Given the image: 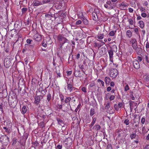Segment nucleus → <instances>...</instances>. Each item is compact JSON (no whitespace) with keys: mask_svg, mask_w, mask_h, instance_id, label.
Masks as SVG:
<instances>
[{"mask_svg":"<svg viewBox=\"0 0 149 149\" xmlns=\"http://www.w3.org/2000/svg\"><path fill=\"white\" fill-rule=\"evenodd\" d=\"M0 142L3 145H7L9 142L8 137L6 135H2L0 138Z\"/></svg>","mask_w":149,"mask_h":149,"instance_id":"obj_1","label":"nucleus"},{"mask_svg":"<svg viewBox=\"0 0 149 149\" xmlns=\"http://www.w3.org/2000/svg\"><path fill=\"white\" fill-rule=\"evenodd\" d=\"M57 40L62 44V45H63L65 43H69L70 42L69 40L61 34L58 36Z\"/></svg>","mask_w":149,"mask_h":149,"instance_id":"obj_2","label":"nucleus"},{"mask_svg":"<svg viewBox=\"0 0 149 149\" xmlns=\"http://www.w3.org/2000/svg\"><path fill=\"white\" fill-rule=\"evenodd\" d=\"M118 74V70L116 69H112L110 70V76L113 78L116 77Z\"/></svg>","mask_w":149,"mask_h":149,"instance_id":"obj_3","label":"nucleus"},{"mask_svg":"<svg viewBox=\"0 0 149 149\" xmlns=\"http://www.w3.org/2000/svg\"><path fill=\"white\" fill-rule=\"evenodd\" d=\"M104 44V43L102 40H97L96 42L94 43V47H98L99 48Z\"/></svg>","mask_w":149,"mask_h":149,"instance_id":"obj_4","label":"nucleus"},{"mask_svg":"<svg viewBox=\"0 0 149 149\" xmlns=\"http://www.w3.org/2000/svg\"><path fill=\"white\" fill-rule=\"evenodd\" d=\"M4 66L6 68H8L11 65L10 60V59L6 58L5 59L4 61Z\"/></svg>","mask_w":149,"mask_h":149,"instance_id":"obj_5","label":"nucleus"},{"mask_svg":"<svg viewBox=\"0 0 149 149\" xmlns=\"http://www.w3.org/2000/svg\"><path fill=\"white\" fill-rule=\"evenodd\" d=\"M41 97L42 98V96L41 95L35 96L34 98L35 100V103L38 104L40 101Z\"/></svg>","mask_w":149,"mask_h":149,"instance_id":"obj_6","label":"nucleus"},{"mask_svg":"<svg viewBox=\"0 0 149 149\" xmlns=\"http://www.w3.org/2000/svg\"><path fill=\"white\" fill-rule=\"evenodd\" d=\"M108 52L109 54L110 61L111 62H113V52L112 50H108Z\"/></svg>","mask_w":149,"mask_h":149,"instance_id":"obj_7","label":"nucleus"},{"mask_svg":"<svg viewBox=\"0 0 149 149\" xmlns=\"http://www.w3.org/2000/svg\"><path fill=\"white\" fill-rule=\"evenodd\" d=\"M133 65L134 68L136 69H138L140 67L139 62L137 61H133Z\"/></svg>","mask_w":149,"mask_h":149,"instance_id":"obj_8","label":"nucleus"},{"mask_svg":"<svg viewBox=\"0 0 149 149\" xmlns=\"http://www.w3.org/2000/svg\"><path fill=\"white\" fill-rule=\"evenodd\" d=\"M42 4L41 1H39L38 0H36L33 1V6H38Z\"/></svg>","mask_w":149,"mask_h":149,"instance_id":"obj_9","label":"nucleus"},{"mask_svg":"<svg viewBox=\"0 0 149 149\" xmlns=\"http://www.w3.org/2000/svg\"><path fill=\"white\" fill-rule=\"evenodd\" d=\"M34 38L36 41H39L41 40L42 36L40 35L36 34L34 36Z\"/></svg>","mask_w":149,"mask_h":149,"instance_id":"obj_10","label":"nucleus"},{"mask_svg":"<svg viewBox=\"0 0 149 149\" xmlns=\"http://www.w3.org/2000/svg\"><path fill=\"white\" fill-rule=\"evenodd\" d=\"M57 120L58 122V124L62 127H64V123L63 121L59 118H57Z\"/></svg>","mask_w":149,"mask_h":149,"instance_id":"obj_11","label":"nucleus"},{"mask_svg":"<svg viewBox=\"0 0 149 149\" xmlns=\"http://www.w3.org/2000/svg\"><path fill=\"white\" fill-rule=\"evenodd\" d=\"M92 15V18L93 20L96 21L97 20L98 17L97 14L95 12H93Z\"/></svg>","mask_w":149,"mask_h":149,"instance_id":"obj_12","label":"nucleus"},{"mask_svg":"<svg viewBox=\"0 0 149 149\" xmlns=\"http://www.w3.org/2000/svg\"><path fill=\"white\" fill-rule=\"evenodd\" d=\"M64 106L65 107L64 108V109L63 110V111L64 112H66L67 111H68L69 109V107L70 108V109H71V107L70 104H67V105H64Z\"/></svg>","mask_w":149,"mask_h":149,"instance_id":"obj_13","label":"nucleus"},{"mask_svg":"<svg viewBox=\"0 0 149 149\" xmlns=\"http://www.w3.org/2000/svg\"><path fill=\"white\" fill-rule=\"evenodd\" d=\"M21 22H16L14 25V26L15 27H17L18 29H19L20 28V26H21Z\"/></svg>","mask_w":149,"mask_h":149,"instance_id":"obj_14","label":"nucleus"},{"mask_svg":"<svg viewBox=\"0 0 149 149\" xmlns=\"http://www.w3.org/2000/svg\"><path fill=\"white\" fill-rule=\"evenodd\" d=\"M80 70H77L75 71L74 73V75L76 77H80Z\"/></svg>","mask_w":149,"mask_h":149,"instance_id":"obj_15","label":"nucleus"},{"mask_svg":"<svg viewBox=\"0 0 149 149\" xmlns=\"http://www.w3.org/2000/svg\"><path fill=\"white\" fill-rule=\"evenodd\" d=\"M104 81L106 84H109L110 81V79L108 77H106L105 78Z\"/></svg>","mask_w":149,"mask_h":149,"instance_id":"obj_16","label":"nucleus"},{"mask_svg":"<svg viewBox=\"0 0 149 149\" xmlns=\"http://www.w3.org/2000/svg\"><path fill=\"white\" fill-rule=\"evenodd\" d=\"M127 6V5L125 4L124 3H121L120 5V7L121 10H125V8H126Z\"/></svg>","mask_w":149,"mask_h":149,"instance_id":"obj_17","label":"nucleus"},{"mask_svg":"<svg viewBox=\"0 0 149 149\" xmlns=\"http://www.w3.org/2000/svg\"><path fill=\"white\" fill-rule=\"evenodd\" d=\"M26 107L25 106H24L22 109L21 112L23 114H24L26 113L27 111Z\"/></svg>","mask_w":149,"mask_h":149,"instance_id":"obj_18","label":"nucleus"},{"mask_svg":"<svg viewBox=\"0 0 149 149\" xmlns=\"http://www.w3.org/2000/svg\"><path fill=\"white\" fill-rule=\"evenodd\" d=\"M67 88L68 90H69L70 92H71L72 90V85L70 84H68L67 83Z\"/></svg>","mask_w":149,"mask_h":149,"instance_id":"obj_19","label":"nucleus"},{"mask_svg":"<svg viewBox=\"0 0 149 149\" xmlns=\"http://www.w3.org/2000/svg\"><path fill=\"white\" fill-rule=\"evenodd\" d=\"M45 16L46 19L50 20L51 19V17H52V15L50 14H46L45 15Z\"/></svg>","mask_w":149,"mask_h":149,"instance_id":"obj_20","label":"nucleus"},{"mask_svg":"<svg viewBox=\"0 0 149 149\" xmlns=\"http://www.w3.org/2000/svg\"><path fill=\"white\" fill-rule=\"evenodd\" d=\"M32 144L34 146V147L35 149L36 148V147L38 146L39 144V143L37 141H36L35 142H32Z\"/></svg>","mask_w":149,"mask_h":149,"instance_id":"obj_21","label":"nucleus"},{"mask_svg":"<svg viewBox=\"0 0 149 149\" xmlns=\"http://www.w3.org/2000/svg\"><path fill=\"white\" fill-rule=\"evenodd\" d=\"M104 35L103 33H98L97 35V38L98 39H102L104 38Z\"/></svg>","mask_w":149,"mask_h":149,"instance_id":"obj_22","label":"nucleus"},{"mask_svg":"<svg viewBox=\"0 0 149 149\" xmlns=\"http://www.w3.org/2000/svg\"><path fill=\"white\" fill-rule=\"evenodd\" d=\"M139 24L140 25V27L141 28H143L144 26V23L142 21H140L139 22Z\"/></svg>","mask_w":149,"mask_h":149,"instance_id":"obj_23","label":"nucleus"},{"mask_svg":"<svg viewBox=\"0 0 149 149\" xmlns=\"http://www.w3.org/2000/svg\"><path fill=\"white\" fill-rule=\"evenodd\" d=\"M136 52V53L138 54L140 53L141 51V49L140 47H138L134 49Z\"/></svg>","mask_w":149,"mask_h":149,"instance_id":"obj_24","label":"nucleus"},{"mask_svg":"<svg viewBox=\"0 0 149 149\" xmlns=\"http://www.w3.org/2000/svg\"><path fill=\"white\" fill-rule=\"evenodd\" d=\"M95 113V109L93 108L91 109L90 111V115L91 116H93Z\"/></svg>","mask_w":149,"mask_h":149,"instance_id":"obj_25","label":"nucleus"},{"mask_svg":"<svg viewBox=\"0 0 149 149\" xmlns=\"http://www.w3.org/2000/svg\"><path fill=\"white\" fill-rule=\"evenodd\" d=\"M93 128H95V129L97 131L100 130L101 128L100 126L99 125H95L94 127Z\"/></svg>","mask_w":149,"mask_h":149,"instance_id":"obj_26","label":"nucleus"},{"mask_svg":"<svg viewBox=\"0 0 149 149\" xmlns=\"http://www.w3.org/2000/svg\"><path fill=\"white\" fill-rule=\"evenodd\" d=\"M127 35L128 36V37L130 38L132 36V33L130 30H128L126 32Z\"/></svg>","mask_w":149,"mask_h":149,"instance_id":"obj_27","label":"nucleus"},{"mask_svg":"<svg viewBox=\"0 0 149 149\" xmlns=\"http://www.w3.org/2000/svg\"><path fill=\"white\" fill-rule=\"evenodd\" d=\"M82 20L85 24L87 25L88 24V21L85 18H83Z\"/></svg>","mask_w":149,"mask_h":149,"instance_id":"obj_28","label":"nucleus"},{"mask_svg":"<svg viewBox=\"0 0 149 149\" xmlns=\"http://www.w3.org/2000/svg\"><path fill=\"white\" fill-rule=\"evenodd\" d=\"M27 10V8H23L22 9V14H24L26 13Z\"/></svg>","mask_w":149,"mask_h":149,"instance_id":"obj_29","label":"nucleus"},{"mask_svg":"<svg viewBox=\"0 0 149 149\" xmlns=\"http://www.w3.org/2000/svg\"><path fill=\"white\" fill-rule=\"evenodd\" d=\"M136 136V133H133L130 134V137L132 139H133L135 138Z\"/></svg>","mask_w":149,"mask_h":149,"instance_id":"obj_30","label":"nucleus"},{"mask_svg":"<svg viewBox=\"0 0 149 149\" xmlns=\"http://www.w3.org/2000/svg\"><path fill=\"white\" fill-rule=\"evenodd\" d=\"M59 97L61 99V102H63L64 100V97L62 94H59Z\"/></svg>","mask_w":149,"mask_h":149,"instance_id":"obj_31","label":"nucleus"},{"mask_svg":"<svg viewBox=\"0 0 149 149\" xmlns=\"http://www.w3.org/2000/svg\"><path fill=\"white\" fill-rule=\"evenodd\" d=\"M71 99L70 97H66L64 101L65 103H67L68 102H70Z\"/></svg>","mask_w":149,"mask_h":149,"instance_id":"obj_32","label":"nucleus"},{"mask_svg":"<svg viewBox=\"0 0 149 149\" xmlns=\"http://www.w3.org/2000/svg\"><path fill=\"white\" fill-rule=\"evenodd\" d=\"M51 97V94L49 93L47 95V99L48 102L49 101Z\"/></svg>","mask_w":149,"mask_h":149,"instance_id":"obj_33","label":"nucleus"},{"mask_svg":"<svg viewBox=\"0 0 149 149\" xmlns=\"http://www.w3.org/2000/svg\"><path fill=\"white\" fill-rule=\"evenodd\" d=\"M116 31H111L109 34V35L111 36H113L115 35V33L116 32Z\"/></svg>","mask_w":149,"mask_h":149,"instance_id":"obj_34","label":"nucleus"},{"mask_svg":"<svg viewBox=\"0 0 149 149\" xmlns=\"http://www.w3.org/2000/svg\"><path fill=\"white\" fill-rule=\"evenodd\" d=\"M129 102L130 109L131 110L132 109V107L133 106V105L134 103V102L133 101H130Z\"/></svg>","mask_w":149,"mask_h":149,"instance_id":"obj_35","label":"nucleus"},{"mask_svg":"<svg viewBox=\"0 0 149 149\" xmlns=\"http://www.w3.org/2000/svg\"><path fill=\"white\" fill-rule=\"evenodd\" d=\"M111 103L110 102H108L106 106L105 107V109H108L110 107Z\"/></svg>","mask_w":149,"mask_h":149,"instance_id":"obj_36","label":"nucleus"},{"mask_svg":"<svg viewBox=\"0 0 149 149\" xmlns=\"http://www.w3.org/2000/svg\"><path fill=\"white\" fill-rule=\"evenodd\" d=\"M50 0H42V3L43 4L45 3H48L50 2Z\"/></svg>","mask_w":149,"mask_h":149,"instance_id":"obj_37","label":"nucleus"},{"mask_svg":"<svg viewBox=\"0 0 149 149\" xmlns=\"http://www.w3.org/2000/svg\"><path fill=\"white\" fill-rule=\"evenodd\" d=\"M26 41L27 43L29 44H31L32 42H33V40L30 39H28Z\"/></svg>","mask_w":149,"mask_h":149,"instance_id":"obj_38","label":"nucleus"},{"mask_svg":"<svg viewBox=\"0 0 149 149\" xmlns=\"http://www.w3.org/2000/svg\"><path fill=\"white\" fill-rule=\"evenodd\" d=\"M93 120L91 122V126H93L94 124L95 123V121L96 120V118L95 117L93 118Z\"/></svg>","mask_w":149,"mask_h":149,"instance_id":"obj_39","label":"nucleus"},{"mask_svg":"<svg viewBox=\"0 0 149 149\" xmlns=\"http://www.w3.org/2000/svg\"><path fill=\"white\" fill-rule=\"evenodd\" d=\"M132 44L137 43L136 40L135 38H132L131 41Z\"/></svg>","mask_w":149,"mask_h":149,"instance_id":"obj_40","label":"nucleus"},{"mask_svg":"<svg viewBox=\"0 0 149 149\" xmlns=\"http://www.w3.org/2000/svg\"><path fill=\"white\" fill-rule=\"evenodd\" d=\"M110 97H109V99L110 100L112 101V100H113L114 98H115V95H112L110 96Z\"/></svg>","mask_w":149,"mask_h":149,"instance_id":"obj_41","label":"nucleus"},{"mask_svg":"<svg viewBox=\"0 0 149 149\" xmlns=\"http://www.w3.org/2000/svg\"><path fill=\"white\" fill-rule=\"evenodd\" d=\"M110 94L109 93H107L105 97V99L107 100H108L109 98V97L110 96Z\"/></svg>","mask_w":149,"mask_h":149,"instance_id":"obj_42","label":"nucleus"},{"mask_svg":"<svg viewBox=\"0 0 149 149\" xmlns=\"http://www.w3.org/2000/svg\"><path fill=\"white\" fill-rule=\"evenodd\" d=\"M97 81L98 82H100L101 84H102V86H104V82L102 81V80L100 79H98V80H97Z\"/></svg>","mask_w":149,"mask_h":149,"instance_id":"obj_43","label":"nucleus"},{"mask_svg":"<svg viewBox=\"0 0 149 149\" xmlns=\"http://www.w3.org/2000/svg\"><path fill=\"white\" fill-rule=\"evenodd\" d=\"M132 46L134 49L138 47L137 43H134L132 44Z\"/></svg>","mask_w":149,"mask_h":149,"instance_id":"obj_44","label":"nucleus"},{"mask_svg":"<svg viewBox=\"0 0 149 149\" xmlns=\"http://www.w3.org/2000/svg\"><path fill=\"white\" fill-rule=\"evenodd\" d=\"M59 70H58H58H57L56 69V71H55V72H56V73L57 74V75H58V76L59 77H61V74L60 73V72H59Z\"/></svg>","mask_w":149,"mask_h":149,"instance_id":"obj_45","label":"nucleus"},{"mask_svg":"<svg viewBox=\"0 0 149 149\" xmlns=\"http://www.w3.org/2000/svg\"><path fill=\"white\" fill-rule=\"evenodd\" d=\"M107 149H112V146L110 144H108L107 146Z\"/></svg>","mask_w":149,"mask_h":149,"instance_id":"obj_46","label":"nucleus"},{"mask_svg":"<svg viewBox=\"0 0 149 149\" xmlns=\"http://www.w3.org/2000/svg\"><path fill=\"white\" fill-rule=\"evenodd\" d=\"M129 120H128L127 119H126L125 120L124 122V123L126 125H128L129 124Z\"/></svg>","mask_w":149,"mask_h":149,"instance_id":"obj_47","label":"nucleus"},{"mask_svg":"<svg viewBox=\"0 0 149 149\" xmlns=\"http://www.w3.org/2000/svg\"><path fill=\"white\" fill-rule=\"evenodd\" d=\"M26 45H28L29 46V48H33L35 46L34 44H33L32 45H28V44H26Z\"/></svg>","mask_w":149,"mask_h":149,"instance_id":"obj_48","label":"nucleus"},{"mask_svg":"<svg viewBox=\"0 0 149 149\" xmlns=\"http://www.w3.org/2000/svg\"><path fill=\"white\" fill-rule=\"evenodd\" d=\"M42 45L44 47H46L47 46V44L46 43H45L44 41L42 42Z\"/></svg>","mask_w":149,"mask_h":149,"instance_id":"obj_49","label":"nucleus"},{"mask_svg":"<svg viewBox=\"0 0 149 149\" xmlns=\"http://www.w3.org/2000/svg\"><path fill=\"white\" fill-rule=\"evenodd\" d=\"M114 109L116 110V111H118L119 110V108L118 106V105H117L116 104H115L114 105Z\"/></svg>","mask_w":149,"mask_h":149,"instance_id":"obj_50","label":"nucleus"},{"mask_svg":"<svg viewBox=\"0 0 149 149\" xmlns=\"http://www.w3.org/2000/svg\"><path fill=\"white\" fill-rule=\"evenodd\" d=\"M145 118L143 117L141 118V122L142 124H144L145 123Z\"/></svg>","mask_w":149,"mask_h":149,"instance_id":"obj_51","label":"nucleus"},{"mask_svg":"<svg viewBox=\"0 0 149 149\" xmlns=\"http://www.w3.org/2000/svg\"><path fill=\"white\" fill-rule=\"evenodd\" d=\"M13 145L15 144L17 142V139L16 138H13Z\"/></svg>","mask_w":149,"mask_h":149,"instance_id":"obj_52","label":"nucleus"},{"mask_svg":"<svg viewBox=\"0 0 149 149\" xmlns=\"http://www.w3.org/2000/svg\"><path fill=\"white\" fill-rule=\"evenodd\" d=\"M138 61V62H141L142 60V58L140 56H138L137 58Z\"/></svg>","mask_w":149,"mask_h":149,"instance_id":"obj_53","label":"nucleus"},{"mask_svg":"<svg viewBox=\"0 0 149 149\" xmlns=\"http://www.w3.org/2000/svg\"><path fill=\"white\" fill-rule=\"evenodd\" d=\"M39 125L42 128H43L44 127V124L43 122H40L39 124Z\"/></svg>","mask_w":149,"mask_h":149,"instance_id":"obj_54","label":"nucleus"},{"mask_svg":"<svg viewBox=\"0 0 149 149\" xmlns=\"http://www.w3.org/2000/svg\"><path fill=\"white\" fill-rule=\"evenodd\" d=\"M129 22L130 24L131 25H133V20L132 19H129Z\"/></svg>","mask_w":149,"mask_h":149,"instance_id":"obj_55","label":"nucleus"},{"mask_svg":"<svg viewBox=\"0 0 149 149\" xmlns=\"http://www.w3.org/2000/svg\"><path fill=\"white\" fill-rule=\"evenodd\" d=\"M46 91H47V90L45 88V89L43 90L42 91H41V92L42 94H43V95H45V94Z\"/></svg>","mask_w":149,"mask_h":149,"instance_id":"obj_56","label":"nucleus"},{"mask_svg":"<svg viewBox=\"0 0 149 149\" xmlns=\"http://www.w3.org/2000/svg\"><path fill=\"white\" fill-rule=\"evenodd\" d=\"M123 105V103L122 102H119V103L118 106V107L120 108L122 107Z\"/></svg>","mask_w":149,"mask_h":149,"instance_id":"obj_57","label":"nucleus"},{"mask_svg":"<svg viewBox=\"0 0 149 149\" xmlns=\"http://www.w3.org/2000/svg\"><path fill=\"white\" fill-rule=\"evenodd\" d=\"M46 115H43L42 116V120L44 121H46V120H45V118H46Z\"/></svg>","mask_w":149,"mask_h":149,"instance_id":"obj_58","label":"nucleus"},{"mask_svg":"<svg viewBox=\"0 0 149 149\" xmlns=\"http://www.w3.org/2000/svg\"><path fill=\"white\" fill-rule=\"evenodd\" d=\"M81 90L84 92H86V88L85 87H83L82 88H81Z\"/></svg>","mask_w":149,"mask_h":149,"instance_id":"obj_59","label":"nucleus"},{"mask_svg":"<svg viewBox=\"0 0 149 149\" xmlns=\"http://www.w3.org/2000/svg\"><path fill=\"white\" fill-rule=\"evenodd\" d=\"M141 16L143 17H146L147 16V15L145 13H141Z\"/></svg>","mask_w":149,"mask_h":149,"instance_id":"obj_60","label":"nucleus"},{"mask_svg":"<svg viewBox=\"0 0 149 149\" xmlns=\"http://www.w3.org/2000/svg\"><path fill=\"white\" fill-rule=\"evenodd\" d=\"M129 89V88L128 85L127 84V85L125 87V91H127Z\"/></svg>","mask_w":149,"mask_h":149,"instance_id":"obj_61","label":"nucleus"},{"mask_svg":"<svg viewBox=\"0 0 149 149\" xmlns=\"http://www.w3.org/2000/svg\"><path fill=\"white\" fill-rule=\"evenodd\" d=\"M72 71H69L67 72V75L68 76L70 75L72 73Z\"/></svg>","mask_w":149,"mask_h":149,"instance_id":"obj_62","label":"nucleus"},{"mask_svg":"<svg viewBox=\"0 0 149 149\" xmlns=\"http://www.w3.org/2000/svg\"><path fill=\"white\" fill-rule=\"evenodd\" d=\"M24 61H25V64L27 65L28 62V58H25L24 60Z\"/></svg>","mask_w":149,"mask_h":149,"instance_id":"obj_63","label":"nucleus"},{"mask_svg":"<svg viewBox=\"0 0 149 149\" xmlns=\"http://www.w3.org/2000/svg\"><path fill=\"white\" fill-rule=\"evenodd\" d=\"M144 149H149V144L147 145L144 147Z\"/></svg>","mask_w":149,"mask_h":149,"instance_id":"obj_64","label":"nucleus"}]
</instances>
